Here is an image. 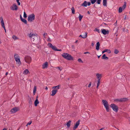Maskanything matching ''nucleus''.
Listing matches in <instances>:
<instances>
[{"mask_svg":"<svg viewBox=\"0 0 130 130\" xmlns=\"http://www.w3.org/2000/svg\"><path fill=\"white\" fill-rule=\"evenodd\" d=\"M87 5L88 6H89L91 5V3L90 2H88L87 3Z\"/></svg>","mask_w":130,"mask_h":130,"instance_id":"nucleus-46","label":"nucleus"},{"mask_svg":"<svg viewBox=\"0 0 130 130\" xmlns=\"http://www.w3.org/2000/svg\"><path fill=\"white\" fill-rule=\"evenodd\" d=\"M48 89V88L47 87H46L45 88V89L46 90H47Z\"/></svg>","mask_w":130,"mask_h":130,"instance_id":"nucleus-63","label":"nucleus"},{"mask_svg":"<svg viewBox=\"0 0 130 130\" xmlns=\"http://www.w3.org/2000/svg\"><path fill=\"white\" fill-rule=\"evenodd\" d=\"M14 57L15 59H17L19 58V56L18 54H16L14 55Z\"/></svg>","mask_w":130,"mask_h":130,"instance_id":"nucleus-30","label":"nucleus"},{"mask_svg":"<svg viewBox=\"0 0 130 130\" xmlns=\"http://www.w3.org/2000/svg\"><path fill=\"white\" fill-rule=\"evenodd\" d=\"M91 82H90V83L89 84L88 86V87H89L91 85Z\"/></svg>","mask_w":130,"mask_h":130,"instance_id":"nucleus-47","label":"nucleus"},{"mask_svg":"<svg viewBox=\"0 0 130 130\" xmlns=\"http://www.w3.org/2000/svg\"><path fill=\"white\" fill-rule=\"evenodd\" d=\"M56 89H57V90L58 89H59L60 87V85H59L57 86H56Z\"/></svg>","mask_w":130,"mask_h":130,"instance_id":"nucleus-40","label":"nucleus"},{"mask_svg":"<svg viewBox=\"0 0 130 130\" xmlns=\"http://www.w3.org/2000/svg\"><path fill=\"white\" fill-rule=\"evenodd\" d=\"M15 60L17 62V63L19 65H20L21 64V62L20 58H18V59H15Z\"/></svg>","mask_w":130,"mask_h":130,"instance_id":"nucleus-18","label":"nucleus"},{"mask_svg":"<svg viewBox=\"0 0 130 130\" xmlns=\"http://www.w3.org/2000/svg\"><path fill=\"white\" fill-rule=\"evenodd\" d=\"M39 103V101L38 100H36L34 102V104L35 106H37V105Z\"/></svg>","mask_w":130,"mask_h":130,"instance_id":"nucleus-23","label":"nucleus"},{"mask_svg":"<svg viewBox=\"0 0 130 130\" xmlns=\"http://www.w3.org/2000/svg\"><path fill=\"white\" fill-rule=\"evenodd\" d=\"M100 83V79H98V83H97V85H99Z\"/></svg>","mask_w":130,"mask_h":130,"instance_id":"nucleus-43","label":"nucleus"},{"mask_svg":"<svg viewBox=\"0 0 130 130\" xmlns=\"http://www.w3.org/2000/svg\"><path fill=\"white\" fill-rule=\"evenodd\" d=\"M102 102L103 103V105L104 106H106V105H107L108 104V102H107L106 101L103 100L102 101Z\"/></svg>","mask_w":130,"mask_h":130,"instance_id":"nucleus-22","label":"nucleus"},{"mask_svg":"<svg viewBox=\"0 0 130 130\" xmlns=\"http://www.w3.org/2000/svg\"><path fill=\"white\" fill-rule=\"evenodd\" d=\"M8 74V72H7L6 73V75H7Z\"/></svg>","mask_w":130,"mask_h":130,"instance_id":"nucleus-61","label":"nucleus"},{"mask_svg":"<svg viewBox=\"0 0 130 130\" xmlns=\"http://www.w3.org/2000/svg\"><path fill=\"white\" fill-rule=\"evenodd\" d=\"M72 13L73 14H75V9L74 7H72L71 8Z\"/></svg>","mask_w":130,"mask_h":130,"instance_id":"nucleus-31","label":"nucleus"},{"mask_svg":"<svg viewBox=\"0 0 130 130\" xmlns=\"http://www.w3.org/2000/svg\"><path fill=\"white\" fill-rule=\"evenodd\" d=\"M57 91L58 90L57 89L52 90V94H51V95L52 96H54L56 93Z\"/></svg>","mask_w":130,"mask_h":130,"instance_id":"nucleus-13","label":"nucleus"},{"mask_svg":"<svg viewBox=\"0 0 130 130\" xmlns=\"http://www.w3.org/2000/svg\"><path fill=\"white\" fill-rule=\"evenodd\" d=\"M12 38L14 40H16L18 39V38L15 35H13L12 36Z\"/></svg>","mask_w":130,"mask_h":130,"instance_id":"nucleus-37","label":"nucleus"},{"mask_svg":"<svg viewBox=\"0 0 130 130\" xmlns=\"http://www.w3.org/2000/svg\"><path fill=\"white\" fill-rule=\"evenodd\" d=\"M19 109L17 107H15L14 108L12 109L11 111L13 113H15L17 111H19Z\"/></svg>","mask_w":130,"mask_h":130,"instance_id":"nucleus-11","label":"nucleus"},{"mask_svg":"<svg viewBox=\"0 0 130 130\" xmlns=\"http://www.w3.org/2000/svg\"><path fill=\"white\" fill-rule=\"evenodd\" d=\"M126 2H125L124 3V4L122 7H120L119 9V13H121L122 11V10H124L126 8Z\"/></svg>","mask_w":130,"mask_h":130,"instance_id":"nucleus-5","label":"nucleus"},{"mask_svg":"<svg viewBox=\"0 0 130 130\" xmlns=\"http://www.w3.org/2000/svg\"><path fill=\"white\" fill-rule=\"evenodd\" d=\"M72 47L73 48H74V45H72Z\"/></svg>","mask_w":130,"mask_h":130,"instance_id":"nucleus-57","label":"nucleus"},{"mask_svg":"<svg viewBox=\"0 0 130 130\" xmlns=\"http://www.w3.org/2000/svg\"><path fill=\"white\" fill-rule=\"evenodd\" d=\"M0 20L1 21V22L4 21L3 17H0Z\"/></svg>","mask_w":130,"mask_h":130,"instance_id":"nucleus-44","label":"nucleus"},{"mask_svg":"<svg viewBox=\"0 0 130 130\" xmlns=\"http://www.w3.org/2000/svg\"><path fill=\"white\" fill-rule=\"evenodd\" d=\"M47 35V34L46 33H44L43 34V36H46Z\"/></svg>","mask_w":130,"mask_h":130,"instance_id":"nucleus-55","label":"nucleus"},{"mask_svg":"<svg viewBox=\"0 0 130 130\" xmlns=\"http://www.w3.org/2000/svg\"><path fill=\"white\" fill-rule=\"evenodd\" d=\"M5 30V32H6V29H5V28H3Z\"/></svg>","mask_w":130,"mask_h":130,"instance_id":"nucleus-60","label":"nucleus"},{"mask_svg":"<svg viewBox=\"0 0 130 130\" xmlns=\"http://www.w3.org/2000/svg\"><path fill=\"white\" fill-rule=\"evenodd\" d=\"M94 45V43L93 42L91 43V45L92 46H93Z\"/></svg>","mask_w":130,"mask_h":130,"instance_id":"nucleus-56","label":"nucleus"},{"mask_svg":"<svg viewBox=\"0 0 130 130\" xmlns=\"http://www.w3.org/2000/svg\"><path fill=\"white\" fill-rule=\"evenodd\" d=\"M71 122V121L70 120L69 121L67 122V127L68 128L70 127V124Z\"/></svg>","mask_w":130,"mask_h":130,"instance_id":"nucleus-26","label":"nucleus"},{"mask_svg":"<svg viewBox=\"0 0 130 130\" xmlns=\"http://www.w3.org/2000/svg\"><path fill=\"white\" fill-rule=\"evenodd\" d=\"M1 22V25H2V27L3 28H5V25H4V21H3V22L2 21V22Z\"/></svg>","mask_w":130,"mask_h":130,"instance_id":"nucleus-33","label":"nucleus"},{"mask_svg":"<svg viewBox=\"0 0 130 130\" xmlns=\"http://www.w3.org/2000/svg\"><path fill=\"white\" fill-rule=\"evenodd\" d=\"M29 35V37L30 38H31V40L33 41H34V38H35L36 37V35L35 34H33L32 33H30Z\"/></svg>","mask_w":130,"mask_h":130,"instance_id":"nucleus-9","label":"nucleus"},{"mask_svg":"<svg viewBox=\"0 0 130 130\" xmlns=\"http://www.w3.org/2000/svg\"><path fill=\"white\" fill-rule=\"evenodd\" d=\"M29 72V71L27 69H25L23 72V74H27Z\"/></svg>","mask_w":130,"mask_h":130,"instance_id":"nucleus-27","label":"nucleus"},{"mask_svg":"<svg viewBox=\"0 0 130 130\" xmlns=\"http://www.w3.org/2000/svg\"><path fill=\"white\" fill-rule=\"evenodd\" d=\"M106 52H107L109 54H110L111 53V51L109 49H105L104 51H102V53L103 54Z\"/></svg>","mask_w":130,"mask_h":130,"instance_id":"nucleus-14","label":"nucleus"},{"mask_svg":"<svg viewBox=\"0 0 130 130\" xmlns=\"http://www.w3.org/2000/svg\"><path fill=\"white\" fill-rule=\"evenodd\" d=\"M3 130H7L6 129V128H4L3 129Z\"/></svg>","mask_w":130,"mask_h":130,"instance_id":"nucleus-64","label":"nucleus"},{"mask_svg":"<svg viewBox=\"0 0 130 130\" xmlns=\"http://www.w3.org/2000/svg\"><path fill=\"white\" fill-rule=\"evenodd\" d=\"M62 56L65 59L68 60H73V58L69 54L64 53L62 55Z\"/></svg>","mask_w":130,"mask_h":130,"instance_id":"nucleus-1","label":"nucleus"},{"mask_svg":"<svg viewBox=\"0 0 130 130\" xmlns=\"http://www.w3.org/2000/svg\"><path fill=\"white\" fill-rule=\"evenodd\" d=\"M83 17V16L81 15L80 14L79 15V21H80L82 19Z\"/></svg>","mask_w":130,"mask_h":130,"instance_id":"nucleus-35","label":"nucleus"},{"mask_svg":"<svg viewBox=\"0 0 130 130\" xmlns=\"http://www.w3.org/2000/svg\"><path fill=\"white\" fill-rule=\"evenodd\" d=\"M78 61L79 62H81V63L83 62V61H82V60H81V59H80V58L78 59Z\"/></svg>","mask_w":130,"mask_h":130,"instance_id":"nucleus-42","label":"nucleus"},{"mask_svg":"<svg viewBox=\"0 0 130 130\" xmlns=\"http://www.w3.org/2000/svg\"><path fill=\"white\" fill-rule=\"evenodd\" d=\"M117 21H116V22H115V23L114 24L115 25H117Z\"/></svg>","mask_w":130,"mask_h":130,"instance_id":"nucleus-58","label":"nucleus"},{"mask_svg":"<svg viewBox=\"0 0 130 130\" xmlns=\"http://www.w3.org/2000/svg\"><path fill=\"white\" fill-rule=\"evenodd\" d=\"M127 17V16L126 15H125V17L124 18V20H125L126 19V18Z\"/></svg>","mask_w":130,"mask_h":130,"instance_id":"nucleus-51","label":"nucleus"},{"mask_svg":"<svg viewBox=\"0 0 130 130\" xmlns=\"http://www.w3.org/2000/svg\"><path fill=\"white\" fill-rule=\"evenodd\" d=\"M17 3H18V5H20V3L19 2H17Z\"/></svg>","mask_w":130,"mask_h":130,"instance_id":"nucleus-52","label":"nucleus"},{"mask_svg":"<svg viewBox=\"0 0 130 130\" xmlns=\"http://www.w3.org/2000/svg\"><path fill=\"white\" fill-rule=\"evenodd\" d=\"M24 60L26 62L29 64L31 61V58L29 56H27L25 57Z\"/></svg>","mask_w":130,"mask_h":130,"instance_id":"nucleus-7","label":"nucleus"},{"mask_svg":"<svg viewBox=\"0 0 130 130\" xmlns=\"http://www.w3.org/2000/svg\"><path fill=\"white\" fill-rule=\"evenodd\" d=\"M10 9L13 10H17L18 8L16 4H14L12 6L10 7Z\"/></svg>","mask_w":130,"mask_h":130,"instance_id":"nucleus-8","label":"nucleus"},{"mask_svg":"<svg viewBox=\"0 0 130 130\" xmlns=\"http://www.w3.org/2000/svg\"><path fill=\"white\" fill-rule=\"evenodd\" d=\"M52 89L55 90L56 89V86H54L52 87Z\"/></svg>","mask_w":130,"mask_h":130,"instance_id":"nucleus-50","label":"nucleus"},{"mask_svg":"<svg viewBox=\"0 0 130 130\" xmlns=\"http://www.w3.org/2000/svg\"><path fill=\"white\" fill-rule=\"evenodd\" d=\"M29 106L31 105L32 104V100L31 98L29 99Z\"/></svg>","mask_w":130,"mask_h":130,"instance_id":"nucleus-32","label":"nucleus"},{"mask_svg":"<svg viewBox=\"0 0 130 130\" xmlns=\"http://www.w3.org/2000/svg\"><path fill=\"white\" fill-rule=\"evenodd\" d=\"M119 52V51L117 49H115L114 51V53L116 54H117Z\"/></svg>","mask_w":130,"mask_h":130,"instance_id":"nucleus-38","label":"nucleus"},{"mask_svg":"<svg viewBox=\"0 0 130 130\" xmlns=\"http://www.w3.org/2000/svg\"><path fill=\"white\" fill-rule=\"evenodd\" d=\"M47 41H49V42H51V40L50 39V38H49L48 39V40H47Z\"/></svg>","mask_w":130,"mask_h":130,"instance_id":"nucleus-53","label":"nucleus"},{"mask_svg":"<svg viewBox=\"0 0 130 130\" xmlns=\"http://www.w3.org/2000/svg\"><path fill=\"white\" fill-rule=\"evenodd\" d=\"M35 16L34 14L30 15L28 18V20L29 22H32L35 19Z\"/></svg>","mask_w":130,"mask_h":130,"instance_id":"nucleus-2","label":"nucleus"},{"mask_svg":"<svg viewBox=\"0 0 130 130\" xmlns=\"http://www.w3.org/2000/svg\"><path fill=\"white\" fill-rule=\"evenodd\" d=\"M83 34V35H82L83 37H82V38H85L87 37V32H84Z\"/></svg>","mask_w":130,"mask_h":130,"instance_id":"nucleus-17","label":"nucleus"},{"mask_svg":"<svg viewBox=\"0 0 130 130\" xmlns=\"http://www.w3.org/2000/svg\"><path fill=\"white\" fill-rule=\"evenodd\" d=\"M102 59H105L106 60H107L108 59V58L106 56L105 54H104L102 56Z\"/></svg>","mask_w":130,"mask_h":130,"instance_id":"nucleus-25","label":"nucleus"},{"mask_svg":"<svg viewBox=\"0 0 130 130\" xmlns=\"http://www.w3.org/2000/svg\"><path fill=\"white\" fill-rule=\"evenodd\" d=\"M81 6L86 7L87 6V2L86 1H85L84 3L82 4L81 5Z\"/></svg>","mask_w":130,"mask_h":130,"instance_id":"nucleus-20","label":"nucleus"},{"mask_svg":"<svg viewBox=\"0 0 130 130\" xmlns=\"http://www.w3.org/2000/svg\"><path fill=\"white\" fill-rule=\"evenodd\" d=\"M101 1V0H97L96 2V3L98 4H100Z\"/></svg>","mask_w":130,"mask_h":130,"instance_id":"nucleus-39","label":"nucleus"},{"mask_svg":"<svg viewBox=\"0 0 130 130\" xmlns=\"http://www.w3.org/2000/svg\"><path fill=\"white\" fill-rule=\"evenodd\" d=\"M38 96H37L36 97V100H38Z\"/></svg>","mask_w":130,"mask_h":130,"instance_id":"nucleus-62","label":"nucleus"},{"mask_svg":"<svg viewBox=\"0 0 130 130\" xmlns=\"http://www.w3.org/2000/svg\"><path fill=\"white\" fill-rule=\"evenodd\" d=\"M48 45L53 50L55 51H61V50H59L55 46L53 45L52 44L50 43H48Z\"/></svg>","mask_w":130,"mask_h":130,"instance_id":"nucleus-6","label":"nucleus"},{"mask_svg":"<svg viewBox=\"0 0 130 130\" xmlns=\"http://www.w3.org/2000/svg\"><path fill=\"white\" fill-rule=\"evenodd\" d=\"M95 31H96L98 32L99 33H100V30L99 29H98L97 28H95L94 30Z\"/></svg>","mask_w":130,"mask_h":130,"instance_id":"nucleus-41","label":"nucleus"},{"mask_svg":"<svg viewBox=\"0 0 130 130\" xmlns=\"http://www.w3.org/2000/svg\"><path fill=\"white\" fill-rule=\"evenodd\" d=\"M110 107L115 112H117L118 111V107L116 104H111L110 105Z\"/></svg>","mask_w":130,"mask_h":130,"instance_id":"nucleus-3","label":"nucleus"},{"mask_svg":"<svg viewBox=\"0 0 130 130\" xmlns=\"http://www.w3.org/2000/svg\"><path fill=\"white\" fill-rule=\"evenodd\" d=\"M103 5L104 6H106L107 4V0H103Z\"/></svg>","mask_w":130,"mask_h":130,"instance_id":"nucleus-21","label":"nucleus"},{"mask_svg":"<svg viewBox=\"0 0 130 130\" xmlns=\"http://www.w3.org/2000/svg\"><path fill=\"white\" fill-rule=\"evenodd\" d=\"M80 121L79 120H78L76 123V124L74 125L73 129V130H75L78 127Z\"/></svg>","mask_w":130,"mask_h":130,"instance_id":"nucleus-10","label":"nucleus"},{"mask_svg":"<svg viewBox=\"0 0 130 130\" xmlns=\"http://www.w3.org/2000/svg\"><path fill=\"white\" fill-rule=\"evenodd\" d=\"M104 106L106 108V111L108 112H109V104L106 105V106Z\"/></svg>","mask_w":130,"mask_h":130,"instance_id":"nucleus-24","label":"nucleus"},{"mask_svg":"<svg viewBox=\"0 0 130 130\" xmlns=\"http://www.w3.org/2000/svg\"><path fill=\"white\" fill-rule=\"evenodd\" d=\"M101 30L102 33L104 35L108 34L109 32V31L108 30H106L104 29H101Z\"/></svg>","mask_w":130,"mask_h":130,"instance_id":"nucleus-12","label":"nucleus"},{"mask_svg":"<svg viewBox=\"0 0 130 130\" xmlns=\"http://www.w3.org/2000/svg\"><path fill=\"white\" fill-rule=\"evenodd\" d=\"M31 123H32L31 121H29V122H28V123L27 124L26 126H27L28 125H30L31 124Z\"/></svg>","mask_w":130,"mask_h":130,"instance_id":"nucleus-45","label":"nucleus"},{"mask_svg":"<svg viewBox=\"0 0 130 130\" xmlns=\"http://www.w3.org/2000/svg\"><path fill=\"white\" fill-rule=\"evenodd\" d=\"M48 66V63L47 62H45V63L43 64L42 65V68L44 69L45 68H47Z\"/></svg>","mask_w":130,"mask_h":130,"instance_id":"nucleus-16","label":"nucleus"},{"mask_svg":"<svg viewBox=\"0 0 130 130\" xmlns=\"http://www.w3.org/2000/svg\"><path fill=\"white\" fill-rule=\"evenodd\" d=\"M96 49L97 50H98L99 49V47L100 46V44L99 42H98L96 44Z\"/></svg>","mask_w":130,"mask_h":130,"instance_id":"nucleus-15","label":"nucleus"},{"mask_svg":"<svg viewBox=\"0 0 130 130\" xmlns=\"http://www.w3.org/2000/svg\"><path fill=\"white\" fill-rule=\"evenodd\" d=\"M91 1L92 4H94L96 1V0H91Z\"/></svg>","mask_w":130,"mask_h":130,"instance_id":"nucleus-34","label":"nucleus"},{"mask_svg":"<svg viewBox=\"0 0 130 130\" xmlns=\"http://www.w3.org/2000/svg\"><path fill=\"white\" fill-rule=\"evenodd\" d=\"M20 19L21 20H22V19H23L22 17V16H21V15H20Z\"/></svg>","mask_w":130,"mask_h":130,"instance_id":"nucleus-54","label":"nucleus"},{"mask_svg":"<svg viewBox=\"0 0 130 130\" xmlns=\"http://www.w3.org/2000/svg\"><path fill=\"white\" fill-rule=\"evenodd\" d=\"M36 91V86H35L34 88L33 91V94L34 95H35V94Z\"/></svg>","mask_w":130,"mask_h":130,"instance_id":"nucleus-28","label":"nucleus"},{"mask_svg":"<svg viewBox=\"0 0 130 130\" xmlns=\"http://www.w3.org/2000/svg\"><path fill=\"white\" fill-rule=\"evenodd\" d=\"M128 100L127 98H123L121 99H115L114 101L115 102H125Z\"/></svg>","mask_w":130,"mask_h":130,"instance_id":"nucleus-4","label":"nucleus"},{"mask_svg":"<svg viewBox=\"0 0 130 130\" xmlns=\"http://www.w3.org/2000/svg\"><path fill=\"white\" fill-rule=\"evenodd\" d=\"M84 54H90V53L89 52H84Z\"/></svg>","mask_w":130,"mask_h":130,"instance_id":"nucleus-48","label":"nucleus"},{"mask_svg":"<svg viewBox=\"0 0 130 130\" xmlns=\"http://www.w3.org/2000/svg\"><path fill=\"white\" fill-rule=\"evenodd\" d=\"M23 17L25 18H26L27 17V14L25 12H24Z\"/></svg>","mask_w":130,"mask_h":130,"instance_id":"nucleus-36","label":"nucleus"},{"mask_svg":"<svg viewBox=\"0 0 130 130\" xmlns=\"http://www.w3.org/2000/svg\"><path fill=\"white\" fill-rule=\"evenodd\" d=\"M21 20L22 22H23L25 24H27V22L25 19H22V20Z\"/></svg>","mask_w":130,"mask_h":130,"instance_id":"nucleus-29","label":"nucleus"},{"mask_svg":"<svg viewBox=\"0 0 130 130\" xmlns=\"http://www.w3.org/2000/svg\"><path fill=\"white\" fill-rule=\"evenodd\" d=\"M57 68L60 71H61V69L59 67H57Z\"/></svg>","mask_w":130,"mask_h":130,"instance_id":"nucleus-49","label":"nucleus"},{"mask_svg":"<svg viewBox=\"0 0 130 130\" xmlns=\"http://www.w3.org/2000/svg\"><path fill=\"white\" fill-rule=\"evenodd\" d=\"M99 86V85H97V87H96V88L98 89V87Z\"/></svg>","mask_w":130,"mask_h":130,"instance_id":"nucleus-59","label":"nucleus"},{"mask_svg":"<svg viewBox=\"0 0 130 130\" xmlns=\"http://www.w3.org/2000/svg\"><path fill=\"white\" fill-rule=\"evenodd\" d=\"M96 76H97V78L98 79H100L101 78V77L102 76V75L99 73H97L96 75Z\"/></svg>","mask_w":130,"mask_h":130,"instance_id":"nucleus-19","label":"nucleus"}]
</instances>
